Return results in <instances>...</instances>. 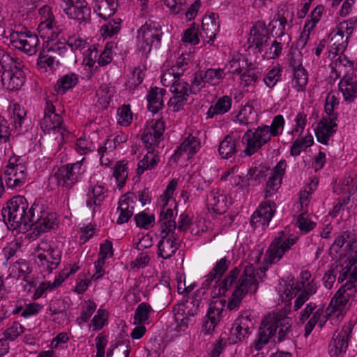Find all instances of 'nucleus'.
<instances>
[{
	"instance_id": "f257e3e1",
	"label": "nucleus",
	"mask_w": 357,
	"mask_h": 357,
	"mask_svg": "<svg viewBox=\"0 0 357 357\" xmlns=\"http://www.w3.org/2000/svg\"><path fill=\"white\" fill-rule=\"evenodd\" d=\"M240 269L233 268L218 285V292L215 295L225 296L227 292L236 284L235 289L227 303V309L237 310L241 305L242 300L249 292L255 294L258 289V282L255 276V268L251 265H247L240 275Z\"/></svg>"
},
{
	"instance_id": "f03ea898",
	"label": "nucleus",
	"mask_w": 357,
	"mask_h": 357,
	"mask_svg": "<svg viewBox=\"0 0 357 357\" xmlns=\"http://www.w3.org/2000/svg\"><path fill=\"white\" fill-rule=\"evenodd\" d=\"M284 119L282 115L275 116L271 126H259L255 131L248 129L244 134L243 139L246 141V147L243 152L251 156L257 153L264 144H267L271 137H276L282 133Z\"/></svg>"
},
{
	"instance_id": "7ed1b4c3",
	"label": "nucleus",
	"mask_w": 357,
	"mask_h": 357,
	"mask_svg": "<svg viewBox=\"0 0 357 357\" xmlns=\"http://www.w3.org/2000/svg\"><path fill=\"white\" fill-rule=\"evenodd\" d=\"M174 218L172 209L160 211L159 222H161V239L158 245V255L164 259L171 258L180 245L178 235L175 234L176 224Z\"/></svg>"
},
{
	"instance_id": "20e7f679",
	"label": "nucleus",
	"mask_w": 357,
	"mask_h": 357,
	"mask_svg": "<svg viewBox=\"0 0 357 357\" xmlns=\"http://www.w3.org/2000/svg\"><path fill=\"white\" fill-rule=\"evenodd\" d=\"M278 328L280 329L278 340L279 342H282L291 331L289 318L284 317L280 319L276 316L264 317L261 322L258 338L255 342V349L257 351L261 350L269 342L270 338L275 334Z\"/></svg>"
},
{
	"instance_id": "39448f33",
	"label": "nucleus",
	"mask_w": 357,
	"mask_h": 357,
	"mask_svg": "<svg viewBox=\"0 0 357 357\" xmlns=\"http://www.w3.org/2000/svg\"><path fill=\"white\" fill-rule=\"evenodd\" d=\"M28 209L29 203L26 198L20 195L15 196L6 202V206L1 210L3 221L15 229L22 225L25 227L26 222L29 220L26 213Z\"/></svg>"
},
{
	"instance_id": "423d86ee",
	"label": "nucleus",
	"mask_w": 357,
	"mask_h": 357,
	"mask_svg": "<svg viewBox=\"0 0 357 357\" xmlns=\"http://www.w3.org/2000/svg\"><path fill=\"white\" fill-rule=\"evenodd\" d=\"M82 166V161L61 166L50 178L55 179L59 186L70 189L81 178L84 173Z\"/></svg>"
},
{
	"instance_id": "0eeeda50",
	"label": "nucleus",
	"mask_w": 357,
	"mask_h": 357,
	"mask_svg": "<svg viewBox=\"0 0 357 357\" xmlns=\"http://www.w3.org/2000/svg\"><path fill=\"white\" fill-rule=\"evenodd\" d=\"M20 158H10L4 171V181L8 188H15L24 185L27 179L26 167L17 162Z\"/></svg>"
},
{
	"instance_id": "6e6552de",
	"label": "nucleus",
	"mask_w": 357,
	"mask_h": 357,
	"mask_svg": "<svg viewBox=\"0 0 357 357\" xmlns=\"http://www.w3.org/2000/svg\"><path fill=\"white\" fill-rule=\"evenodd\" d=\"M296 238L287 237L282 231L276 236L267 250L264 261L268 264L278 261L284 254L296 243Z\"/></svg>"
},
{
	"instance_id": "1a4fd4ad",
	"label": "nucleus",
	"mask_w": 357,
	"mask_h": 357,
	"mask_svg": "<svg viewBox=\"0 0 357 357\" xmlns=\"http://www.w3.org/2000/svg\"><path fill=\"white\" fill-rule=\"evenodd\" d=\"M62 116L55 113V107L51 102H46L44 109V116L40 121V128L45 132H57L62 139L67 135L66 128L63 126Z\"/></svg>"
},
{
	"instance_id": "9d476101",
	"label": "nucleus",
	"mask_w": 357,
	"mask_h": 357,
	"mask_svg": "<svg viewBox=\"0 0 357 357\" xmlns=\"http://www.w3.org/2000/svg\"><path fill=\"white\" fill-rule=\"evenodd\" d=\"M22 61L19 59L12 65V67L6 68L1 72V79L4 87L10 91L20 89L25 80Z\"/></svg>"
},
{
	"instance_id": "9b49d317",
	"label": "nucleus",
	"mask_w": 357,
	"mask_h": 357,
	"mask_svg": "<svg viewBox=\"0 0 357 357\" xmlns=\"http://www.w3.org/2000/svg\"><path fill=\"white\" fill-rule=\"evenodd\" d=\"M10 40L14 48L23 51L29 55H33L38 51L39 39L36 34L30 31H14L10 36Z\"/></svg>"
},
{
	"instance_id": "f8f14e48",
	"label": "nucleus",
	"mask_w": 357,
	"mask_h": 357,
	"mask_svg": "<svg viewBox=\"0 0 357 357\" xmlns=\"http://www.w3.org/2000/svg\"><path fill=\"white\" fill-rule=\"evenodd\" d=\"M275 209L276 204L273 201H266L261 203L251 217V226L254 228L261 226L263 229H265L268 227L270 221L273 217Z\"/></svg>"
},
{
	"instance_id": "ddd939ff",
	"label": "nucleus",
	"mask_w": 357,
	"mask_h": 357,
	"mask_svg": "<svg viewBox=\"0 0 357 357\" xmlns=\"http://www.w3.org/2000/svg\"><path fill=\"white\" fill-rule=\"evenodd\" d=\"M351 333V325H345L340 331L335 332L329 344V354L331 357H338L346 352Z\"/></svg>"
},
{
	"instance_id": "4468645a",
	"label": "nucleus",
	"mask_w": 357,
	"mask_h": 357,
	"mask_svg": "<svg viewBox=\"0 0 357 357\" xmlns=\"http://www.w3.org/2000/svg\"><path fill=\"white\" fill-rule=\"evenodd\" d=\"M225 300L221 299L212 302L206 315V319L203 323L202 327L204 328L203 331L204 333L208 335L212 332L218 323L220 321L222 317V312L224 311L223 307L225 305Z\"/></svg>"
},
{
	"instance_id": "2eb2a0df",
	"label": "nucleus",
	"mask_w": 357,
	"mask_h": 357,
	"mask_svg": "<svg viewBox=\"0 0 357 357\" xmlns=\"http://www.w3.org/2000/svg\"><path fill=\"white\" fill-rule=\"evenodd\" d=\"M164 131L165 123L161 120H156L144 131L142 140L147 149H153L155 146H158L160 140L163 138Z\"/></svg>"
},
{
	"instance_id": "dca6fc26",
	"label": "nucleus",
	"mask_w": 357,
	"mask_h": 357,
	"mask_svg": "<svg viewBox=\"0 0 357 357\" xmlns=\"http://www.w3.org/2000/svg\"><path fill=\"white\" fill-rule=\"evenodd\" d=\"M356 290V284L354 282L347 281L337 290L332 298L330 305L333 306L335 310H342L349 301V297L353 296Z\"/></svg>"
},
{
	"instance_id": "f3484780",
	"label": "nucleus",
	"mask_w": 357,
	"mask_h": 357,
	"mask_svg": "<svg viewBox=\"0 0 357 357\" xmlns=\"http://www.w3.org/2000/svg\"><path fill=\"white\" fill-rule=\"evenodd\" d=\"M268 36V30L264 22H257L250 31V37L248 38L249 47H255L261 51V47L266 44Z\"/></svg>"
},
{
	"instance_id": "a211bd4d",
	"label": "nucleus",
	"mask_w": 357,
	"mask_h": 357,
	"mask_svg": "<svg viewBox=\"0 0 357 357\" xmlns=\"http://www.w3.org/2000/svg\"><path fill=\"white\" fill-rule=\"evenodd\" d=\"M137 198L135 193L128 192L121 196L119 201L117 210L119 211V216L117 219V224L121 225L127 222L132 216L134 213V205L130 206V203L134 204Z\"/></svg>"
},
{
	"instance_id": "6ab92c4d",
	"label": "nucleus",
	"mask_w": 357,
	"mask_h": 357,
	"mask_svg": "<svg viewBox=\"0 0 357 357\" xmlns=\"http://www.w3.org/2000/svg\"><path fill=\"white\" fill-rule=\"evenodd\" d=\"M218 13H211L205 15L202 19V29L200 33L202 37H206L208 39V43L213 41L220 29V22Z\"/></svg>"
},
{
	"instance_id": "aec40b11",
	"label": "nucleus",
	"mask_w": 357,
	"mask_h": 357,
	"mask_svg": "<svg viewBox=\"0 0 357 357\" xmlns=\"http://www.w3.org/2000/svg\"><path fill=\"white\" fill-rule=\"evenodd\" d=\"M354 30V29L350 26L349 23H347L345 21L340 23L337 33L333 38L335 40L333 46H335L334 50H335V54L342 53L345 50L348 44L349 38L352 34Z\"/></svg>"
},
{
	"instance_id": "412c9836",
	"label": "nucleus",
	"mask_w": 357,
	"mask_h": 357,
	"mask_svg": "<svg viewBox=\"0 0 357 357\" xmlns=\"http://www.w3.org/2000/svg\"><path fill=\"white\" fill-rule=\"evenodd\" d=\"M64 11L69 18L76 20L79 23H87L91 20V8L85 0L74 6L65 8Z\"/></svg>"
},
{
	"instance_id": "4be33fe9",
	"label": "nucleus",
	"mask_w": 357,
	"mask_h": 357,
	"mask_svg": "<svg viewBox=\"0 0 357 357\" xmlns=\"http://www.w3.org/2000/svg\"><path fill=\"white\" fill-rule=\"evenodd\" d=\"M294 18V13L290 12L286 7H283L278 10L277 14L275 15L271 23L269 24L271 26L274 22H279V27L276 29V26H273L271 29V33L275 35L277 37H282L284 35L285 27L289 20L290 23H292Z\"/></svg>"
},
{
	"instance_id": "5701e85b",
	"label": "nucleus",
	"mask_w": 357,
	"mask_h": 357,
	"mask_svg": "<svg viewBox=\"0 0 357 357\" xmlns=\"http://www.w3.org/2000/svg\"><path fill=\"white\" fill-rule=\"evenodd\" d=\"M162 31L161 26L156 22H146L138 30V38L148 39L155 43V47L160 43Z\"/></svg>"
},
{
	"instance_id": "b1692460",
	"label": "nucleus",
	"mask_w": 357,
	"mask_h": 357,
	"mask_svg": "<svg viewBox=\"0 0 357 357\" xmlns=\"http://www.w3.org/2000/svg\"><path fill=\"white\" fill-rule=\"evenodd\" d=\"M117 0H95L93 10L97 15L107 20L116 12L118 8Z\"/></svg>"
},
{
	"instance_id": "393cba45",
	"label": "nucleus",
	"mask_w": 357,
	"mask_h": 357,
	"mask_svg": "<svg viewBox=\"0 0 357 357\" xmlns=\"http://www.w3.org/2000/svg\"><path fill=\"white\" fill-rule=\"evenodd\" d=\"M166 90L161 88H151L149 91L146 99L149 110L153 113H157L164 106L163 96Z\"/></svg>"
},
{
	"instance_id": "a878e982",
	"label": "nucleus",
	"mask_w": 357,
	"mask_h": 357,
	"mask_svg": "<svg viewBox=\"0 0 357 357\" xmlns=\"http://www.w3.org/2000/svg\"><path fill=\"white\" fill-rule=\"evenodd\" d=\"M207 204L218 215L224 214L228 209L226 197L215 190L208 195Z\"/></svg>"
},
{
	"instance_id": "bb28decb",
	"label": "nucleus",
	"mask_w": 357,
	"mask_h": 357,
	"mask_svg": "<svg viewBox=\"0 0 357 357\" xmlns=\"http://www.w3.org/2000/svg\"><path fill=\"white\" fill-rule=\"evenodd\" d=\"M201 303V299L192 297L189 298L185 303L175 305L173 309L174 318L176 319V315L183 316L184 314L194 317L197 313Z\"/></svg>"
},
{
	"instance_id": "cd10ccee",
	"label": "nucleus",
	"mask_w": 357,
	"mask_h": 357,
	"mask_svg": "<svg viewBox=\"0 0 357 357\" xmlns=\"http://www.w3.org/2000/svg\"><path fill=\"white\" fill-rule=\"evenodd\" d=\"M339 89L345 101L352 102L357 94V81L351 76H344L339 83Z\"/></svg>"
},
{
	"instance_id": "c85d7f7f",
	"label": "nucleus",
	"mask_w": 357,
	"mask_h": 357,
	"mask_svg": "<svg viewBox=\"0 0 357 357\" xmlns=\"http://www.w3.org/2000/svg\"><path fill=\"white\" fill-rule=\"evenodd\" d=\"M239 140L234 137L227 135L220 143L218 152L224 159L231 158L238 151Z\"/></svg>"
},
{
	"instance_id": "c756f323",
	"label": "nucleus",
	"mask_w": 357,
	"mask_h": 357,
	"mask_svg": "<svg viewBox=\"0 0 357 357\" xmlns=\"http://www.w3.org/2000/svg\"><path fill=\"white\" fill-rule=\"evenodd\" d=\"M232 100L229 96H224L220 98L216 103L211 105L206 112V118H213L215 116L227 113L231 107Z\"/></svg>"
},
{
	"instance_id": "7c9ffc66",
	"label": "nucleus",
	"mask_w": 357,
	"mask_h": 357,
	"mask_svg": "<svg viewBox=\"0 0 357 357\" xmlns=\"http://www.w3.org/2000/svg\"><path fill=\"white\" fill-rule=\"evenodd\" d=\"M148 150V153L138 163L137 174L139 176L142 174L145 170L154 169L160 162V156L155 152L154 149Z\"/></svg>"
},
{
	"instance_id": "2f4dec72",
	"label": "nucleus",
	"mask_w": 357,
	"mask_h": 357,
	"mask_svg": "<svg viewBox=\"0 0 357 357\" xmlns=\"http://www.w3.org/2000/svg\"><path fill=\"white\" fill-rule=\"evenodd\" d=\"M78 75L74 73L61 77L54 85V90L59 94H64L78 83Z\"/></svg>"
},
{
	"instance_id": "473e14b6",
	"label": "nucleus",
	"mask_w": 357,
	"mask_h": 357,
	"mask_svg": "<svg viewBox=\"0 0 357 357\" xmlns=\"http://www.w3.org/2000/svg\"><path fill=\"white\" fill-rule=\"evenodd\" d=\"M200 148V142L195 137L190 135L175 151L174 155L179 158L183 152H188V156L193 155Z\"/></svg>"
},
{
	"instance_id": "72a5a7b5",
	"label": "nucleus",
	"mask_w": 357,
	"mask_h": 357,
	"mask_svg": "<svg viewBox=\"0 0 357 357\" xmlns=\"http://www.w3.org/2000/svg\"><path fill=\"white\" fill-rule=\"evenodd\" d=\"M311 278V273L308 271H304L301 273V280L294 284V278L291 279L289 282V286L290 289L287 288L284 291V294L286 295V298L288 300L291 299L296 294L303 289L305 283L308 281Z\"/></svg>"
},
{
	"instance_id": "f704fd0d",
	"label": "nucleus",
	"mask_w": 357,
	"mask_h": 357,
	"mask_svg": "<svg viewBox=\"0 0 357 357\" xmlns=\"http://www.w3.org/2000/svg\"><path fill=\"white\" fill-rule=\"evenodd\" d=\"M303 288V289L294 301V311L299 310L310 297L316 293L317 289V284L314 280L309 282L306 285L304 284Z\"/></svg>"
},
{
	"instance_id": "c9c22d12",
	"label": "nucleus",
	"mask_w": 357,
	"mask_h": 357,
	"mask_svg": "<svg viewBox=\"0 0 357 357\" xmlns=\"http://www.w3.org/2000/svg\"><path fill=\"white\" fill-rule=\"evenodd\" d=\"M42 217L33 226L34 230H37L38 233H44L52 229L56 224V218L54 213H48L40 215Z\"/></svg>"
},
{
	"instance_id": "e433bc0d",
	"label": "nucleus",
	"mask_w": 357,
	"mask_h": 357,
	"mask_svg": "<svg viewBox=\"0 0 357 357\" xmlns=\"http://www.w3.org/2000/svg\"><path fill=\"white\" fill-rule=\"evenodd\" d=\"M130 352L129 341H119L111 345L107 350V357H128Z\"/></svg>"
},
{
	"instance_id": "4c0bfd02",
	"label": "nucleus",
	"mask_w": 357,
	"mask_h": 357,
	"mask_svg": "<svg viewBox=\"0 0 357 357\" xmlns=\"http://www.w3.org/2000/svg\"><path fill=\"white\" fill-rule=\"evenodd\" d=\"M151 311L152 307L149 303L143 302L139 304L135 311L134 324H144L149 323Z\"/></svg>"
},
{
	"instance_id": "58836bf2",
	"label": "nucleus",
	"mask_w": 357,
	"mask_h": 357,
	"mask_svg": "<svg viewBox=\"0 0 357 357\" xmlns=\"http://www.w3.org/2000/svg\"><path fill=\"white\" fill-rule=\"evenodd\" d=\"M257 114L252 106L245 105L237 116L240 124L249 126L257 121Z\"/></svg>"
},
{
	"instance_id": "ea45409f",
	"label": "nucleus",
	"mask_w": 357,
	"mask_h": 357,
	"mask_svg": "<svg viewBox=\"0 0 357 357\" xmlns=\"http://www.w3.org/2000/svg\"><path fill=\"white\" fill-rule=\"evenodd\" d=\"M314 143L312 136L309 134L301 139H296L291 147L290 154L292 156H298L303 150L311 146Z\"/></svg>"
},
{
	"instance_id": "a19ab883",
	"label": "nucleus",
	"mask_w": 357,
	"mask_h": 357,
	"mask_svg": "<svg viewBox=\"0 0 357 357\" xmlns=\"http://www.w3.org/2000/svg\"><path fill=\"white\" fill-rule=\"evenodd\" d=\"M27 215H29V219L27 222H26L25 229L28 227H31L33 225L37 222L42 217L40 215H43V213H47V212L44 210L43 206L38 203H34L32 204L31 208L28 209Z\"/></svg>"
},
{
	"instance_id": "79ce46f5",
	"label": "nucleus",
	"mask_w": 357,
	"mask_h": 357,
	"mask_svg": "<svg viewBox=\"0 0 357 357\" xmlns=\"http://www.w3.org/2000/svg\"><path fill=\"white\" fill-rule=\"evenodd\" d=\"M127 162L124 160L118 161L114 169L113 175L118 182L119 188H121L126 183L128 178Z\"/></svg>"
},
{
	"instance_id": "37998d69",
	"label": "nucleus",
	"mask_w": 357,
	"mask_h": 357,
	"mask_svg": "<svg viewBox=\"0 0 357 357\" xmlns=\"http://www.w3.org/2000/svg\"><path fill=\"white\" fill-rule=\"evenodd\" d=\"M294 75V87L297 91H304L307 83V73L304 68L292 71Z\"/></svg>"
},
{
	"instance_id": "c03bdc74",
	"label": "nucleus",
	"mask_w": 357,
	"mask_h": 357,
	"mask_svg": "<svg viewBox=\"0 0 357 357\" xmlns=\"http://www.w3.org/2000/svg\"><path fill=\"white\" fill-rule=\"evenodd\" d=\"M203 76L204 78H205L204 80L206 82L215 86L224 79L225 73L224 72V69L209 68L206 71H203Z\"/></svg>"
},
{
	"instance_id": "a18cd8bd",
	"label": "nucleus",
	"mask_w": 357,
	"mask_h": 357,
	"mask_svg": "<svg viewBox=\"0 0 357 357\" xmlns=\"http://www.w3.org/2000/svg\"><path fill=\"white\" fill-rule=\"evenodd\" d=\"M248 60L246 57L243 56H238L236 58H233L229 62V73L233 75L243 74V70L249 65L248 63Z\"/></svg>"
},
{
	"instance_id": "49530a36",
	"label": "nucleus",
	"mask_w": 357,
	"mask_h": 357,
	"mask_svg": "<svg viewBox=\"0 0 357 357\" xmlns=\"http://www.w3.org/2000/svg\"><path fill=\"white\" fill-rule=\"evenodd\" d=\"M146 67L144 66H138L132 71V77L128 79L127 85L130 89H134L139 85L145 76L144 71Z\"/></svg>"
},
{
	"instance_id": "de8ad7c7",
	"label": "nucleus",
	"mask_w": 357,
	"mask_h": 357,
	"mask_svg": "<svg viewBox=\"0 0 357 357\" xmlns=\"http://www.w3.org/2000/svg\"><path fill=\"white\" fill-rule=\"evenodd\" d=\"M25 331V328L22 326L19 322L14 321L3 332V335L6 340L13 341Z\"/></svg>"
},
{
	"instance_id": "09e8293b",
	"label": "nucleus",
	"mask_w": 357,
	"mask_h": 357,
	"mask_svg": "<svg viewBox=\"0 0 357 357\" xmlns=\"http://www.w3.org/2000/svg\"><path fill=\"white\" fill-rule=\"evenodd\" d=\"M198 32V25L195 22L192 23L190 26L185 31L182 41L190 43L191 45H197L199 43Z\"/></svg>"
},
{
	"instance_id": "8fccbe9b",
	"label": "nucleus",
	"mask_w": 357,
	"mask_h": 357,
	"mask_svg": "<svg viewBox=\"0 0 357 357\" xmlns=\"http://www.w3.org/2000/svg\"><path fill=\"white\" fill-rule=\"evenodd\" d=\"M112 88L107 84H102L96 92L99 103L104 107L109 104L112 97Z\"/></svg>"
},
{
	"instance_id": "3c124183",
	"label": "nucleus",
	"mask_w": 357,
	"mask_h": 357,
	"mask_svg": "<svg viewBox=\"0 0 357 357\" xmlns=\"http://www.w3.org/2000/svg\"><path fill=\"white\" fill-rule=\"evenodd\" d=\"M121 20L116 18L105 24L101 29L103 31L102 36L105 37H112L116 34L121 29Z\"/></svg>"
},
{
	"instance_id": "603ef678",
	"label": "nucleus",
	"mask_w": 357,
	"mask_h": 357,
	"mask_svg": "<svg viewBox=\"0 0 357 357\" xmlns=\"http://www.w3.org/2000/svg\"><path fill=\"white\" fill-rule=\"evenodd\" d=\"M116 47V44L114 42L107 43L105 47V50L99 56L98 63L100 66H105L111 63L112 61V50Z\"/></svg>"
},
{
	"instance_id": "864d4df0",
	"label": "nucleus",
	"mask_w": 357,
	"mask_h": 357,
	"mask_svg": "<svg viewBox=\"0 0 357 357\" xmlns=\"http://www.w3.org/2000/svg\"><path fill=\"white\" fill-rule=\"evenodd\" d=\"M45 51H48L50 55L54 56L56 60L59 56H63L67 52L66 45L61 42H56L50 45L47 43L44 47Z\"/></svg>"
},
{
	"instance_id": "5fc2aeb1",
	"label": "nucleus",
	"mask_w": 357,
	"mask_h": 357,
	"mask_svg": "<svg viewBox=\"0 0 357 357\" xmlns=\"http://www.w3.org/2000/svg\"><path fill=\"white\" fill-rule=\"evenodd\" d=\"M136 225L139 227L149 229L152 226L155 220L153 215H149L146 213L142 211L134 217Z\"/></svg>"
},
{
	"instance_id": "6e6d98bb",
	"label": "nucleus",
	"mask_w": 357,
	"mask_h": 357,
	"mask_svg": "<svg viewBox=\"0 0 357 357\" xmlns=\"http://www.w3.org/2000/svg\"><path fill=\"white\" fill-rule=\"evenodd\" d=\"M118 123L121 126H128L132 120V113L130 105H123L118 110Z\"/></svg>"
},
{
	"instance_id": "4d7b16f0",
	"label": "nucleus",
	"mask_w": 357,
	"mask_h": 357,
	"mask_svg": "<svg viewBox=\"0 0 357 357\" xmlns=\"http://www.w3.org/2000/svg\"><path fill=\"white\" fill-rule=\"evenodd\" d=\"M231 261L225 257L218 261L211 272L218 278V280L224 275L230 266Z\"/></svg>"
},
{
	"instance_id": "13d9d810",
	"label": "nucleus",
	"mask_w": 357,
	"mask_h": 357,
	"mask_svg": "<svg viewBox=\"0 0 357 357\" xmlns=\"http://www.w3.org/2000/svg\"><path fill=\"white\" fill-rule=\"evenodd\" d=\"M174 96L169 100V105L174 107V111L181 109L188 100V92L174 93Z\"/></svg>"
},
{
	"instance_id": "bf43d9fd",
	"label": "nucleus",
	"mask_w": 357,
	"mask_h": 357,
	"mask_svg": "<svg viewBox=\"0 0 357 357\" xmlns=\"http://www.w3.org/2000/svg\"><path fill=\"white\" fill-rule=\"evenodd\" d=\"M113 255L112 243L109 240H106L104 243L100 245L98 263L105 264V259L113 256Z\"/></svg>"
},
{
	"instance_id": "052dcab7",
	"label": "nucleus",
	"mask_w": 357,
	"mask_h": 357,
	"mask_svg": "<svg viewBox=\"0 0 357 357\" xmlns=\"http://www.w3.org/2000/svg\"><path fill=\"white\" fill-rule=\"evenodd\" d=\"M324 11V6L319 5L317 6L310 14V20L305 25V31L310 32L316 24L320 20V17Z\"/></svg>"
},
{
	"instance_id": "680f3d73",
	"label": "nucleus",
	"mask_w": 357,
	"mask_h": 357,
	"mask_svg": "<svg viewBox=\"0 0 357 357\" xmlns=\"http://www.w3.org/2000/svg\"><path fill=\"white\" fill-rule=\"evenodd\" d=\"M238 330H243L245 333H251V329L255 326V321L250 318V315H241L234 322Z\"/></svg>"
},
{
	"instance_id": "e2e57ef3",
	"label": "nucleus",
	"mask_w": 357,
	"mask_h": 357,
	"mask_svg": "<svg viewBox=\"0 0 357 357\" xmlns=\"http://www.w3.org/2000/svg\"><path fill=\"white\" fill-rule=\"evenodd\" d=\"M258 73L252 67V63H249L245 70L241 74V79L245 82L247 86L250 85L258 79Z\"/></svg>"
},
{
	"instance_id": "0e129e2a",
	"label": "nucleus",
	"mask_w": 357,
	"mask_h": 357,
	"mask_svg": "<svg viewBox=\"0 0 357 357\" xmlns=\"http://www.w3.org/2000/svg\"><path fill=\"white\" fill-rule=\"evenodd\" d=\"M96 309V304L91 301H89L86 305L83 307L80 316L77 321L79 324L86 322Z\"/></svg>"
},
{
	"instance_id": "69168bd1",
	"label": "nucleus",
	"mask_w": 357,
	"mask_h": 357,
	"mask_svg": "<svg viewBox=\"0 0 357 357\" xmlns=\"http://www.w3.org/2000/svg\"><path fill=\"white\" fill-rule=\"evenodd\" d=\"M282 178L272 175L266 183L265 197H271L272 192H276L281 185Z\"/></svg>"
},
{
	"instance_id": "338daca9",
	"label": "nucleus",
	"mask_w": 357,
	"mask_h": 357,
	"mask_svg": "<svg viewBox=\"0 0 357 357\" xmlns=\"http://www.w3.org/2000/svg\"><path fill=\"white\" fill-rule=\"evenodd\" d=\"M297 224L302 233H307L316 226V223L307 218V215L301 213L298 216Z\"/></svg>"
},
{
	"instance_id": "774afa93",
	"label": "nucleus",
	"mask_w": 357,
	"mask_h": 357,
	"mask_svg": "<svg viewBox=\"0 0 357 357\" xmlns=\"http://www.w3.org/2000/svg\"><path fill=\"white\" fill-rule=\"evenodd\" d=\"M339 104V100L335 95L328 94L326 98L325 112L326 114L333 119H337V115L334 112L335 107Z\"/></svg>"
}]
</instances>
